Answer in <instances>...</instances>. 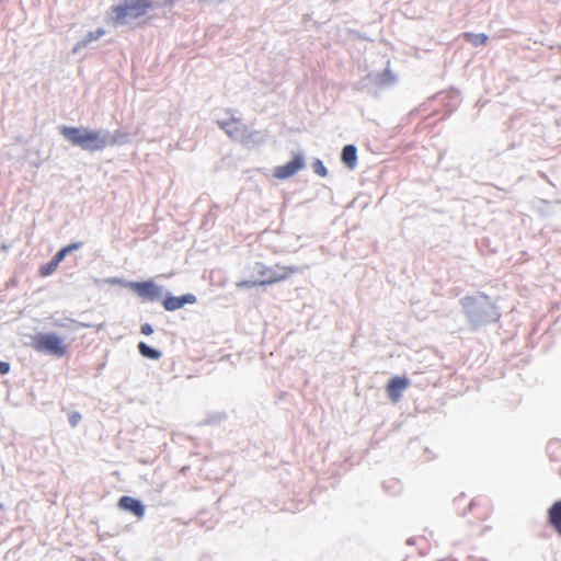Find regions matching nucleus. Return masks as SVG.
<instances>
[{
	"label": "nucleus",
	"mask_w": 561,
	"mask_h": 561,
	"mask_svg": "<svg viewBox=\"0 0 561 561\" xmlns=\"http://www.w3.org/2000/svg\"><path fill=\"white\" fill-rule=\"evenodd\" d=\"M70 319H66L65 322H59V321H56L55 324L60 327V328H65V329H71L73 330V325L70 324L69 322Z\"/></svg>",
	"instance_id": "nucleus-27"
},
{
	"label": "nucleus",
	"mask_w": 561,
	"mask_h": 561,
	"mask_svg": "<svg viewBox=\"0 0 561 561\" xmlns=\"http://www.w3.org/2000/svg\"><path fill=\"white\" fill-rule=\"evenodd\" d=\"M174 4V0H165L163 5L164 7H172Z\"/></svg>",
	"instance_id": "nucleus-29"
},
{
	"label": "nucleus",
	"mask_w": 561,
	"mask_h": 561,
	"mask_svg": "<svg viewBox=\"0 0 561 561\" xmlns=\"http://www.w3.org/2000/svg\"><path fill=\"white\" fill-rule=\"evenodd\" d=\"M228 415L225 412H214L209 414L208 419L206 421H222L224 419H227Z\"/></svg>",
	"instance_id": "nucleus-23"
},
{
	"label": "nucleus",
	"mask_w": 561,
	"mask_h": 561,
	"mask_svg": "<svg viewBox=\"0 0 561 561\" xmlns=\"http://www.w3.org/2000/svg\"><path fill=\"white\" fill-rule=\"evenodd\" d=\"M107 283L112 285L119 284L123 285L124 287L129 288L131 291L138 295L144 301H159L164 296L163 287L161 285L156 284L152 279L135 282L113 277L107 279Z\"/></svg>",
	"instance_id": "nucleus-5"
},
{
	"label": "nucleus",
	"mask_w": 561,
	"mask_h": 561,
	"mask_svg": "<svg viewBox=\"0 0 561 561\" xmlns=\"http://www.w3.org/2000/svg\"><path fill=\"white\" fill-rule=\"evenodd\" d=\"M81 419V415L78 413V412H75L72 413L70 416H69V420L68 421H79Z\"/></svg>",
	"instance_id": "nucleus-28"
},
{
	"label": "nucleus",
	"mask_w": 561,
	"mask_h": 561,
	"mask_svg": "<svg viewBox=\"0 0 561 561\" xmlns=\"http://www.w3.org/2000/svg\"><path fill=\"white\" fill-rule=\"evenodd\" d=\"M82 247H83V242H81V241L71 242V243H69L68 245H66V247H64V248L59 249V250L56 252L55 256H56L58 260H60V261L62 262V261L65 260V257H66L69 253H71V252H73V251H77V250L81 249Z\"/></svg>",
	"instance_id": "nucleus-20"
},
{
	"label": "nucleus",
	"mask_w": 561,
	"mask_h": 561,
	"mask_svg": "<svg viewBox=\"0 0 561 561\" xmlns=\"http://www.w3.org/2000/svg\"><path fill=\"white\" fill-rule=\"evenodd\" d=\"M306 168V157L302 151L293 152L291 160L274 169L273 175L279 180H287L298 171Z\"/></svg>",
	"instance_id": "nucleus-7"
},
{
	"label": "nucleus",
	"mask_w": 561,
	"mask_h": 561,
	"mask_svg": "<svg viewBox=\"0 0 561 561\" xmlns=\"http://www.w3.org/2000/svg\"><path fill=\"white\" fill-rule=\"evenodd\" d=\"M465 39L473 45L474 47L484 45L488 41V35L484 33H470L467 32L463 34Z\"/></svg>",
	"instance_id": "nucleus-19"
},
{
	"label": "nucleus",
	"mask_w": 561,
	"mask_h": 561,
	"mask_svg": "<svg viewBox=\"0 0 561 561\" xmlns=\"http://www.w3.org/2000/svg\"><path fill=\"white\" fill-rule=\"evenodd\" d=\"M549 525L561 536V500L554 502L547 513Z\"/></svg>",
	"instance_id": "nucleus-15"
},
{
	"label": "nucleus",
	"mask_w": 561,
	"mask_h": 561,
	"mask_svg": "<svg viewBox=\"0 0 561 561\" xmlns=\"http://www.w3.org/2000/svg\"><path fill=\"white\" fill-rule=\"evenodd\" d=\"M70 324L73 325V330H78L79 328H92L93 325L90 323H85V321H77V320H69Z\"/></svg>",
	"instance_id": "nucleus-24"
},
{
	"label": "nucleus",
	"mask_w": 561,
	"mask_h": 561,
	"mask_svg": "<svg viewBox=\"0 0 561 561\" xmlns=\"http://www.w3.org/2000/svg\"><path fill=\"white\" fill-rule=\"evenodd\" d=\"M342 163L350 170L357 167V147L353 144L345 145L341 152Z\"/></svg>",
	"instance_id": "nucleus-14"
},
{
	"label": "nucleus",
	"mask_w": 561,
	"mask_h": 561,
	"mask_svg": "<svg viewBox=\"0 0 561 561\" xmlns=\"http://www.w3.org/2000/svg\"><path fill=\"white\" fill-rule=\"evenodd\" d=\"M461 306L471 330L477 331L481 327L496 322L501 313L491 301L489 296L478 294L476 296H466L461 299Z\"/></svg>",
	"instance_id": "nucleus-2"
},
{
	"label": "nucleus",
	"mask_w": 561,
	"mask_h": 561,
	"mask_svg": "<svg viewBox=\"0 0 561 561\" xmlns=\"http://www.w3.org/2000/svg\"><path fill=\"white\" fill-rule=\"evenodd\" d=\"M105 30L103 27H99L95 31H90L82 39L77 42V44L72 48V54H79L82 49L87 48L92 42L98 41L103 35H105Z\"/></svg>",
	"instance_id": "nucleus-13"
},
{
	"label": "nucleus",
	"mask_w": 561,
	"mask_h": 561,
	"mask_svg": "<svg viewBox=\"0 0 561 561\" xmlns=\"http://www.w3.org/2000/svg\"><path fill=\"white\" fill-rule=\"evenodd\" d=\"M196 301L197 297L194 294L187 293L182 296H174L171 291H167L162 299V306L167 311H175Z\"/></svg>",
	"instance_id": "nucleus-8"
},
{
	"label": "nucleus",
	"mask_w": 561,
	"mask_h": 561,
	"mask_svg": "<svg viewBox=\"0 0 561 561\" xmlns=\"http://www.w3.org/2000/svg\"><path fill=\"white\" fill-rule=\"evenodd\" d=\"M469 511L473 514V516L479 520H485L490 515V507L488 504H482L480 502L472 501L469 504Z\"/></svg>",
	"instance_id": "nucleus-18"
},
{
	"label": "nucleus",
	"mask_w": 561,
	"mask_h": 561,
	"mask_svg": "<svg viewBox=\"0 0 561 561\" xmlns=\"http://www.w3.org/2000/svg\"><path fill=\"white\" fill-rule=\"evenodd\" d=\"M267 139V135L262 130H250L247 127V131L244 133V137L241 139V144L249 148L260 147L265 144Z\"/></svg>",
	"instance_id": "nucleus-12"
},
{
	"label": "nucleus",
	"mask_w": 561,
	"mask_h": 561,
	"mask_svg": "<svg viewBox=\"0 0 561 561\" xmlns=\"http://www.w3.org/2000/svg\"><path fill=\"white\" fill-rule=\"evenodd\" d=\"M119 508L131 512L137 518H142L145 515V507L137 499L131 496H123L118 501Z\"/></svg>",
	"instance_id": "nucleus-11"
},
{
	"label": "nucleus",
	"mask_w": 561,
	"mask_h": 561,
	"mask_svg": "<svg viewBox=\"0 0 561 561\" xmlns=\"http://www.w3.org/2000/svg\"><path fill=\"white\" fill-rule=\"evenodd\" d=\"M61 263L60 260H58L55 255L53 256V259L47 262L46 264H43L41 267H39V275L43 276V277H47V276H50L58 267V265Z\"/></svg>",
	"instance_id": "nucleus-21"
},
{
	"label": "nucleus",
	"mask_w": 561,
	"mask_h": 561,
	"mask_svg": "<svg viewBox=\"0 0 561 561\" xmlns=\"http://www.w3.org/2000/svg\"><path fill=\"white\" fill-rule=\"evenodd\" d=\"M10 363L0 360V375H7L10 371Z\"/></svg>",
	"instance_id": "nucleus-26"
},
{
	"label": "nucleus",
	"mask_w": 561,
	"mask_h": 561,
	"mask_svg": "<svg viewBox=\"0 0 561 561\" xmlns=\"http://www.w3.org/2000/svg\"><path fill=\"white\" fill-rule=\"evenodd\" d=\"M251 279H244L237 283L238 288H253L256 286L272 285L286 280L291 275L301 273L302 268L298 266H275L268 267L262 262H255L251 267Z\"/></svg>",
	"instance_id": "nucleus-3"
},
{
	"label": "nucleus",
	"mask_w": 561,
	"mask_h": 561,
	"mask_svg": "<svg viewBox=\"0 0 561 561\" xmlns=\"http://www.w3.org/2000/svg\"><path fill=\"white\" fill-rule=\"evenodd\" d=\"M139 354L149 359L159 360L162 357V352L146 342H139L137 345Z\"/></svg>",
	"instance_id": "nucleus-17"
},
{
	"label": "nucleus",
	"mask_w": 561,
	"mask_h": 561,
	"mask_svg": "<svg viewBox=\"0 0 561 561\" xmlns=\"http://www.w3.org/2000/svg\"><path fill=\"white\" fill-rule=\"evenodd\" d=\"M410 380L405 376H394L387 383V393L393 402H398L402 391L409 387Z\"/></svg>",
	"instance_id": "nucleus-10"
},
{
	"label": "nucleus",
	"mask_w": 561,
	"mask_h": 561,
	"mask_svg": "<svg viewBox=\"0 0 561 561\" xmlns=\"http://www.w3.org/2000/svg\"><path fill=\"white\" fill-rule=\"evenodd\" d=\"M368 79L378 87H390L396 83V76L390 69L368 75Z\"/></svg>",
	"instance_id": "nucleus-16"
},
{
	"label": "nucleus",
	"mask_w": 561,
	"mask_h": 561,
	"mask_svg": "<svg viewBox=\"0 0 561 561\" xmlns=\"http://www.w3.org/2000/svg\"><path fill=\"white\" fill-rule=\"evenodd\" d=\"M156 8L153 0H122L112 5L108 15L116 26L126 25L129 20H138Z\"/></svg>",
	"instance_id": "nucleus-4"
},
{
	"label": "nucleus",
	"mask_w": 561,
	"mask_h": 561,
	"mask_svg": "<svg viewBox=\"0 0 561 561\" xmlns=\"http://www.w3.org/2000/svg\"><path fill=\"white\" fill-rule=\"evenodd\" d=\"M31 346L38 353L55 357H62L67 353L62 339L54 332H39L33 335Z\"/></svg>",
	"instance_id": "nucleus-6"
},
{
	"label": "nucleus",
	"mask_w": 561,
	"mask_h": 561,
	"mask_svg": "<svg viewBox=\"0 0 561 561\" xmlns=\"http://www.w3.org/2000/svg\"><path fill=\"white\" fill-rule=\"evenodd\" d=\"M218 124L230 138L239 142L244 137V133L247 131V126L242 124L240 119L234 117L228 121H221Z\"/></svg>",
	"instance_id": "nucleus-9"
},
{
	"label": "nucleus",
	"mask_w": 561,
	"mask_h": 561,
	"mask_svg": "<svg viewBox=\"0 0 561 561\" xmlns=\"http://www.w3.org/2000/svg\"><path fill=\"white\" fill-rule=\"evenodd\" d=\"M311 168H312L313 172L316 174H318L319 176H321V178L328 176L329 171L321 159L316 158L311 164Z\"/></svg>",
	"instance_id": "nucleus-22"
},
{
	"label": "nucleus",
	"mask_w": 561,
	"mask_h": 561,
	"mask_svg": "<svg viewBox=\"0 0 561 561\" xmlns=\"http://www.w3.org/2000/svg\"><path fill=\"white\" fill-rule=\"evenodd\" d=\"M153 327L150 323H144L140 327V332L145 335H151L153 333Z\"/></svg>",
	"instance_id": "nucleus-25"
},
{
	"label": "nucleus",
	"mask_w": 561,
	"mask_h": 561,
	"mask_svg": "<svg viewBox=\"0 0 561 561\" xmlns=\"http://www.w3.org/2000/svg\"><path fill=\"white\" fill-rule=\"evenodd\" d=\"M60 135L71 145L84 151L98 152L107 147L123 146L129 142V134L119 129H91L88 127L61 126Z\"/></svg>",
	"instance_id": "nucleus-1"
}]
</instances>
